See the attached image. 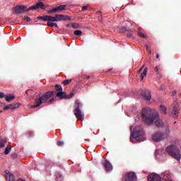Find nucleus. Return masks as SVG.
<instances>
[{"instance_id":"nucleus-1","label":"nucleus","mask_w":181,"mask_h":181,"mask_svg":"<svg viewBox=\"0 0 181 181\" xmlns=\"http://www.w3.org/2000/svg\"><path fill=\"white\" fill-rule=\"evenodd\" d=\"M141 118L142 121L144 124H146V125H152V124H154L156 127H163V122L159 119L158 112L149 107L143 109Z\"/></svg>"},{"instance_id":"nucleus-2","label":"nucleus","mask_w":181,"mask_h":181,"mask_svg":"<svg viewBox=\"0 0 181 181\" xmlns=\"http://www.w3.org/2000/svg\"><path fill=\"white\" fill-rule=\"evenodd\" d=\"M132 132V135L130 137V141L133 142V144H135V142H141L143 141H145V137H144V130H142V128L140 127H134L132 126L130 128Z\"/></svg>"},{"instance_id":"nucleus-3","label":"nucleus","mask_w":181,"mask_h":181,"mask_svg":"<svg viewBox=\"0 0 181 181\" xmlns=\"http://www.w3.org/2000/svg\"><path fill=\"white\" fill-rule=\"evenodd\" d=\"M180 144V142L179 141H175L166 148V152L176 159V160H180L181 158L180 150L177 148Z\"/></svg>"},{"instance_id":"nucleus-4","label":"nucleus","mask_w":181,"mask_h":181,"mask_svg":"<svg viewBox=\"0 0 181 181\" xmlns=\"http://www.w3.org/2000/svg\"><path fill=\"white\" fill-rule=\"evenodd\" d=\"M53 95H54V91L47 92L39 98H36L34 102L35 105H33L31 107L37 108V107H40L42 104H45V103H47V101L49 100V98H51V97H53Z\"/></svg>"},{"instance_id":"nucleus-5","label":"nucleus","mask_w":181,"mask_h":181,"mask_svg":"<svg viewBox=\"0 0 181 181\" xmlns=\"http://www.w3.org/2000/svg\"><path fill=\"white\" fill-rule=\"evenodd\" d=\"M81 107H83V105L81 104V103L77 100L75 103L74 115L78 119H83L84 118V115L83 114V112L80 110V108H81Z\"/></svg>"},{"instance_id":"nucleus-6","label":"nucleus","mask_w":181,"mask_h":181,"mask_svg":"<svg viewBox=\"0 0 181 181\" xmlns=\"http://www.w3.org/2000/svg\"><path fill=\"white\" fill-rule=\"evenodd\" d=\"M165 134L160 132H156L151 135V139L153 142H160L165 139Z\"/></svg>"},{"instance_id":"nucleus-7","label":"nucleus","mask_w":181,"mask_h":181,"mask_svg":"<svg viewBox=\"0 0 181 181\" xmlns=\"http://www.w3.org/2000/svg\"><path fill=\"white\" fill-rule=\"evenodd\" d=\"M27 11H30L28 9V6L21 5V6H17L15 7V13H23V12H27Z\"/></svg>"},{"instance_id":"nucleus-8","label":"nucleus","mask_w":181,"mask_h":181,"mask_svg":"<svg viewBox=\"0 0 181 181\" xmlns=\"http://www.w3.org/2000/svg\"><path fill=\"white\" fill-rule=\"evenodd\" d=\"M39 8L42 10L46 9V6H45V4H43V2H41V1L38 2L37 4L30 7L28 8V11H32L33 9L34 11H36V9H39Z\"/></svg>"},{"instance_id":"nucleus-9","label":"nucleus","mask_w":181,"mask_h":181,"mask_svg":"<svg viewBox=\"0 0 181 181\" xmlns=\"http://www.w3.org/2000/svg\"><path fill=\"white\" fill-rule=\"evenodd\" d=\"M125 181H136V175L135 173H128L124 177Z\"/></svg>"},{"instance_id":"nucleus-10","label":"nucleus","mask_w":181,"mask_h":181,"mask_svg":"<svg viewBox=\"0 0 181 181\" xmlns=\"http://www.w3.org/2000/svg\"><path fill=\"white\" fill-rule=\"evenodd\" d=\"M57 97H58V98H73L74 93H71L69 95H67L66 93L61 91L57 93Z\"/></svg>"},{"instance_id":"nucleus-11","label":"nucleus","mask_w":181,"mask_h":181,"mask_svg":"<svg viewBox=\"0 0 181 181\" xmlns=\"http://www.w3.org/2000/svg\"><path fill=\"white\" fill-rule=\"evenodd\" d=\"M66 5H62L58 7H56L52 10H49L48 12L49 13H54L55 12H60L62 11H66Z\"/></svg>"},{"instance_id":"nucleus-12","label":"nucleus","mask_w":181,"mask_h":181,"mask_svg":"<svg viewBox=\"0 0 181 181\" xmlns=\"http://www.w3.org/2000/svg\"><path fill=\"white\" fill-rule=\"evenodd\" d=\"M148 181H160V176L158 174H150L147 177Z\"/></svg>"},{"instance_id":"nucleus-13","label":"nucleus","mask_w":181,"mask_h":181,"mask_svg":"<svg viewBox=\"0 0 181 181\" xmlns=\"http://www.w3.org/2000/svg\"><path fill=\"white\" fill-rule=\"evenodd\" d=\"M103 165L105 168L106 172H111V170H112V165L107 160H105Z\"/></svg>"},{"instance_id":"nucleus-14","label":"nucleus","mask_w":181,"mask_h":181,"mask_svg":"<svg viewBox=\"0 0 181 181\" xmlns=\"http://www.w3.org/2000/svg\"><path fill=\"white\" fill-rule=\"evenodd\" d=\"M143 98L146 100V101H151V100L152 99V95H151V92L149 91L145 92L143 94Z\"/></svg>"},{"instance_id":"nucleus-15","label":"nucleus","mask_w":181,"mask_h":181,"mask_svg":"<svg viewBox=\"0 0 181 181\" xmlns=\"http://www.w3.org/2000/svg\"><path fill=\"white\" fill-rule=\"evenodd\" d=\"M16 108H19V105L18 103L14 105H8L4 107V110H16Z\"/></svg>"},{"instance_id":"nucleus-16","label":"nucleus","mask_w":181,"mask_h":181,"mask_svg":"<svg viewBox=\"0 0 181 181\" xmlns=\"http://www.w3.org/2000/svg\"><path fill=\"white\" fill-rule=\"evenodd\" d=\"M180 110V109L179 108V107H177V106L174 107V109L172 112V115H173V118H177V117H178L177 113L179 112Z\"/></svg>"},{"instance_id":"nucleus-17","label":"nucleus","mask_w":181,"mask_h":181,"mask_svg":"<svg viewBox=\"0 0 181 181\" xmlns=\"http://www.w3.org/2000/svg\"><path fill=\"white\" fill-rule=\"evenodd\" d=\"M6 179L7 181H13L15 180V177L11 173H7L6 174Z\"/></svg>"},{"instance_id":"nucleus-18","label":"nucleus","mask_w":181,"mask_h":181,"mask_svg":"<svg viewBox=\"0 0 181 181\" xmlns=\"http://www.w3.org/2000/svg\"><path fill=\"white\" fill-rule=\"evenodd\" d=\"M6 101H7V103H11V101H13V100H15V95H6Z\"/></svg>"},{"instance_id":"nucleus-19","label":"nucleus","mask_w":181,"mask_h":181,"mask_svg":"<svg viewBox=\"0 0 181 181\" xmlns=\"http://www.w3.org/2000/svg\"><path fill=\"white\" fill-rule=\"evenodd\" d=\"M162 150H156V156L158 160H163L162 159Z\"/></svg>"},{"instance_id":"nucleus-20","label":"nucleus","mask_w":181,"mask_h":181,"mask_svg":"<svg viewBox=\"0 0 181 181\" xmlns=\"http://www.w3.org/2000/svg\"><path fill=\"white\" fill-rule=\"evenodd\" d=\"M55 22H60V21H63V15L62 14H57L54 16Z\"/></svg>"},{"instance_id":"nucleus-21","label":"nucleus","mask_w":181,"mask_h":181,"mask_svg":"<svg viewBox=\"0 0 181 181\" xmlns=\"http://www.w3.org/2000/svg\"><path fill=\"white\" fill-rule=\"evenodd\" d=\"M146 74H148V67L146 66V68L144 69L143 73L141 75V81H142V80H144V77H145V76H146Z\"/></svg>"},{"instance_id":"nucleus-22","label":"nucleus","mask_w":181,"mask_h":181,"mask_svg":"<svg viewBox=\"0 0 181 181\" xmlns=\"http://www.w3.org/2000/svg\"><path fill=\"white\" fill-rule=\"evenodd\" d=\"M166 111H167L166 107L163 106V105H161L160 106V112H161V114L166 115L168 113Z\"/></svg>"},{"instance_id":"nucleus-23","label":"nucleus","mask_w":181,"mask_h":181,"mask_svg":"<svg viewBox=\"0 0 181 181\" xmlns=\"http://www.w3.org/2000/svg\"><path fill=\"white\" fill-rule=\"evenodd\" d=\"M37 19H41L42 21H45V22H49V16H43L37 17Z\"/></svg>"},{"instance_id":"nucleus-24","label":"nucleus","mask_w":181,"mask_h":181,"mask_svg":"<svg viewBox=\"0 0 181 181\" xmlns=\"http://www.w3.org/2000/svg\"><path fill=\"white\" fill-rule=\"evenodd\" d=\"M6 142H7L6 139H0V148H4Z\"/></svg>"},{"instance_id":"nucleus-25","label":"nucleus","mask_w":181,"mask_h":181,"mask_svg":"<svg viewBox=\"0 0 181 181\" xmlns=\"http://www.w3.org/2000/svg\"><path fill=\"white\" fill-rule=\"evenodd\" d=\"M47 26H50V28H53V26H56V28H57V23H52V22H47Z\"/></svg>"},{"instance_id":"nucleus-26","label":"nucleus","mask_w":181,"mask_h":181,"mask_svg":"<svg viewBox=\"0 0 181 181\" xmlns=\"http://www.w3.org/2000/svg\"><path fill=\"white\" fill-rule=\"evenodd\" d=\"M55 88L57 91H59V92L63 91V88H62V86L60 85H55Z\"/></svg>"},{"instance_id":"nucleus-27","label":"nucleus","mask_w":181,"mask_h":181,"mask_svg":"<svg viewBox=\"0 0 181 181\" xmlns=\"http://www.w3.org/2000/svg\"><path fill=\"white\" fill-rule=\"evenodd\" d=\"M160 69V65H157L154 69V73L159 74V69Z\"/></svg>"},{"instance_id":"nucleus-28","label":"nucleus","mask_w":181,"mask_h":181,"mask_svg":"<svg viewBox=\"0 0 181 181\" xmlns=\"http://www.w3.org/2000/svg\"><path fill=\"white\" fill-rule=\"evenodd\" d=\"M81 33H83V32L80 30H77L74 32V34L76 35V36H80Z\"/></svg>"},{"instance_id":"nucleus-29","label":"nucleus","mask_w":181,"mask_h":181,"mask_svg":"<svg viewBox=\"0 0 181 181\" xmlns=\"http://www.w3.org/2000/svg\"><path fill=\"white\" fill-rule=\"evenodd\" d=\"M48 22H56L55 17L49 16Z\"/></svg>"},{"instance_id":"nucleus-30","label":"nucleus","mask_w":181,"mask_h":181,"mask_svg":"<svg viewBox=\"0 0 181 181\" xmlns=\"http://www.w3.org/2000/svg\"><path fill=\"white\" fill-rule=\"evenodd\" d=\"M70 83H71V79H66L63 81L64 86H67V84H70Z\"/></svg>"},{"instance_id":"nucleus-31","label":"nucleus","mask_w":181,"mask_h":181,"mask_svg":"<svg viewBox=\"0 0 181 181\" xmlns=\"http://www.w3.org/2000/svg\"><path fill=\"white\" fill-rule=\"evenodd\" d=\"M11 147H6L5 151H4V153L5 155H8V153H11Z\"/></svg>"},{"instance_id":"nucleus-32","label":"nucleus","mask_w":181,"mask_h":181,"mask_svg":"<svg viewBox=\"0 0 181 181\" xmlns=\"http://www.w3.org/2000/svg\"><path fill=\"white\" fill-rule=\"evenodd\" d=\"M138 35L139 36V37H143L144 39H145L146 37V35H145L144 33L139 32Z\"/></svg>"},{"instance_id":"nucleus-33","label":"nucleus","mask_w":181,"mask_h":181,"mask_svg":"<svg viewBox=\"0 0 181 181\" xmlns=\"http://www.w3.org/2000/svg\"><path fill=\"white\" fill-rule=\"evenodd\" d=\"M70 17L63 15L62 21H70Z\"/></svg>"},{"instance_id":"nucleus-34","label":"nucleus","mask_w":181,"mask_h":181,"mask_svg":"<svg viewBox=\"0 0 181 181\" xmlns=\"http://www.w3.org/2000/svg\"><path fill=\"white\" fill-rule=\"evenodd\" d=\"M57 146H63V145H64V143L62 141H57Z\"/></svg>"},{"instance_id":"nucleus-35","label":"nucleus","mask_w":181,"mask_h":181,"mask_svg":"<svg viewBox=\"0 0 181 181\" xmlns=\"http://www.w3.org/2000/svg\"><path fill=\"white\" fill-rule=\"evenodd\" d=\"M24 20L26 21V22H30V18L28 16L24 17Z\"/></svg>"},{"instance_id":"nucleus-36","label":"nucleus","mask_w":181,"mask_h":181,"mask_svg":"<svg viewBox=\"0 0 181 181\" xmlns=\"http://www.w3.org/2000/svg\"><path fill=\"white\" fill-rule=\"evenodd\" d=\"M88 9V6H85L82 8V11H87Z\"/></svg>"},{"instance_id":"nucleus-37","label":"nucleus","mask_w":181,"mask_h":181,"mask_svg":"<svg viewBox=\"0 0 181 181\" xmlns=\"http://www.w3.org/2000/svg\"><path fill=\"white\" fill-rule=\"evenodd\" d=\"M4 97H6L5 94H4V93L0 92V98H4Z\"/></svg>"},{"instance_id":"nucleus-38","label":"nucleus","mask_w":181,"mask_h":181,"mask_svg":"<svg viewBox=\"0 0 181 181\" xmlns=\"http://www.w3.org/2000/svg\"><path fill=\"white\" fill-rule=\"evenodd\" d=\"M54 101V98H52V99H50L48 103L49 104H52V103H53Z\"/></svg>"},{"instance_id":"nucleus-39","label":"nucleus","mask_w":181,"mask_h":181,"mask_svg":"<svg viewBox=\"0 0 181 181\" xmlns=\"http://www.w3.org/2000/svg\"><path fill=\"white\" fill-rule=\"evenodd\" d=\"M28 135H29V136H32V135H33V132H28Z\"/></svg>"},{"instance_id":"nucleus-40","label":"nucleus","mask_w":181,"mask_h":181,"mask_svg":"<svg viewBox=\"0 0 181 181\" xmlns=\"http://www.w3.org/2000/svg\"><path fill=\"white\" fill-rule=\"evenodd\" d=\"M142 70H144V67H141V68L138 71V73H141V71H142Z\"/></svg>"},{"instance_id":"nucleus-41","label":"nucleus","mask_w":181,"mask_h":181,"mask_svg":"<svg viewBox=\"0 0 181 181\" xmlns=\"http://www.w3.org/2000/svg\"><path fill=\"white\" fill-rule=\"evenodd\" d=\"M145 47H146V50L149 49V46H148L147 45H145Z\"/></svg>"},{"instance_id":"nucleus-42","label":"nucleus","mask_w":181,"mask_h":181,"mask_svg":"<svg viewBox=\"0 0 181 181\" xmlns=\"http://www.w3.org/2000/svg\"><path fill=\"white\" fill-rule=\"evenodd\" d=\"M147 52H148L149 54L152 53V51H151V49H147Z\"/></svg>"},{"instance_id":"nucleus-43","label":"nucleus","mask_w":181,"mask_h":181,"mask_svg":"<svg viewBox=\"0 0 181 181\" xmlns=\"http://www.w3.org/2000/svg\"><path fill=\"white\" fill-rule=\"evenodd\" d=\"M4 103H0V108H1V107H4Z\"/></svg>"},{"instance_id":"nucleus-44","label":"nucleus","mask_w":181,"mask_h":181,"mask_svg":"<svg viewBox=\"0 0 181 181\" xmlns=\"http://www.w3.org/2000/svg\"><path fill=\"white\" fill-rule=\"evenodd\" d=\"M156 59H159V54H156Z\"/></svg>"},{"instance_id":"nucleus-45","label":"nucleus","mask_w":181,"mask_h":181,"mask_svg":"<svg viewBox=\"0 0 181 181\" xmlns=\"http://www.w3.org/2000/svg\"><path fill=\"white\" fill-rule=\"evenodd\" d=\"M173 94L175 95V94H176V90L173 91Z\"/></svg>"},{"instance_id":"nucleus-46","label":"nucleus","mask_w":181,"mask_h":181,"mask_svg":"<svg viewBox=\"0 0 181 181\" xmlns=\"http://www.w3.org/2000/svg\"><path fill=\"white\" fill-rule=\"evenodd\" d=\"M141 67H143V69H144V67H145V65H143Z\"/></svg>"},{"instance_id":"nucleus-47","label":"nucleus","mask_w":181,"mask_h":181,"mask_svg":"<svg viewBox=\"0 0 181 181\" xmlns=\"http://www.w3.org/2000/svg\"><path fill=\"white\" fill-rule=\"evenodd\" d=\"M86 78H90V76H87Z\"/></svg>"},{"instance_id":"nucleus-48","label":"nucleus","mask_w":181,"mask_h":181,"mask_svg":"<svg viewBox=\"0 0 181 181\" xmlns=\"http://www.w3.org/2000/svg\"><path fill=\"white\" fill-rule=\"evenodd\" d=\"M0 114H2V110L0 111Z\"/></svg>"}]
</instances>
